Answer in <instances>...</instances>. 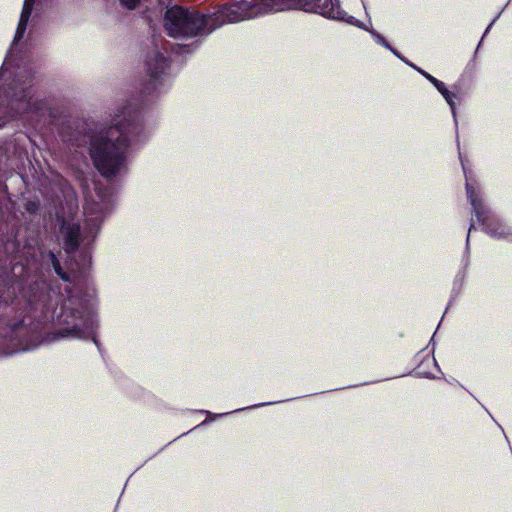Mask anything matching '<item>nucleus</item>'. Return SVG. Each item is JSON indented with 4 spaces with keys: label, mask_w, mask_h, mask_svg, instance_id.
<instances>
[{
    "label": "nucleus",
    "mask_w": 512,
    "mask_h": 512,
    "mask_svg": "<svg viewBox=\"0 0 512 512\" xmlns=\"http://www.w3.org/2000/svg\"><path fill=\"white\" fill-rule=\"evenodd\" d=\"M54 320L52 340L92 339L98 327L94 295L78 285L66 284L64 292L46 284L25 288L9 280L0 288V357L37 348L43 341L42 324Z\"/></svg>",
    "instance_id": "1"
},
{
    "label": "nucleus",
    "mask_w": 512,
    "mask_h": 512,
    "mask_svg": "<svg viewBox=\"0 0 512 512\" xmlns=\"http://www.w3.org/2000/svg\"><path fill=\"white\" fill-rule=\"evenodd\" d=\"M33 8L23 6L11 46L0 67V128L20 118H35L56 125L60 112L42 93L44 75L27 62L18 50Z\"/></svg>",
    "instance_id": "2"
},
{
    "label": "nucleus",
    "mask_w": 512,
    "mask_h": 512,
    "mask_svg": "<svg viewBox=\"0 0 512 512\" xmlns=\"http://www.w3.org/2000/svg\"><path fill=\"white\" fill-rule=\"evenodd\" d=\"M149 136L141 111H128L122 120L90 137L89 156L100 175L112 180L128 173L130 146L145 143Z\"/></svg>",
    "instance_id": "3"
},
{
    "label": "nucleus",
    "mask_w": 512,
    "mask_h": 512,
    "mask_svg": "<svg viewBox=\"0 0 512 512\" xmlns=\"http://www.w3.org/2000/svg\"><path fill=\"white\" fill-rule=\"evenodd\" d=\"M222 25L217 18L187 7L173 5L166 9L163 27L174 39H190L207 36Z\"/></svg>",
    "instance_id": "4"
},
{
    "label": "nucleus",
    "mask_w": 512,
    "mask_h": 512,
    "mask_svg": "<svg viewBox=\"0 0 512 512\" xmlns=\"http://www.w3.org/2000/svg\"><path fill=\"white\" fill-rule=\"evenodd\" d=\"M198 45H177L176 47L172 44L164 46L165 53L159 50L157 47L150 51L145 60V71L148 77L147 83L143 87V93L145 95H151L153 93H162L166 91L165 85L169 76V68L171 59L166 53L168 49H171L177 54H192Z\"/></svg>",
    "instance_id": "5"
},
{
    "label": "nucleus",
    "mask_w": 512,
    "mask_h": 512,
    "mask_svg": "<svg viewBox=\"0 0 512 512\" xmlns=\"http://www.w3.org/2000/svg\"><path fill=\"white\" fill-rule=\"evenodd\" d=\"M274 13H278L276 0L236 1L225 5L220 12L223 21L228 23H237Z\"/></svg>",
    "instance_id": "6"
},
{
    "label": "nucleus",
    "mask_w": 512,
    "mask_h": 512,
    "mask_svg": "<svg viewBox=\"0 0 512 512\" xmlns=\"http://www.w3.org/2000/svg\"><path fill=\"white\" fill-rule=\"evenodd\" d=\"M459 159L465 177V190L467 199L472 207V213L478 224H489L493 220V213L483 200L481 186L476 180L474 172L467 168L468 160L462 156L461 152H459Z\"/></svg>",
    "instance_id": "7"
},
{
    "label": "nucleus",
    "mask_w": 512,
    "mask_h": 512,
    "mask_svg": "<svg viewBox=\"0 0 512 512\" xmlns=\"http://www.w3.org/2000/svg\"><path fill=\"white\" fill-rule=\"evenodd\" d=\"M278 12L299 10L326 19L339 18L340 0H276Z\"/></svg>",
    "instance_id": "8"
},
{
    "label": "nucleus",
    "mask_w": 512,
    "mask_h": 512,
    "mask_svg": "<svg viewBox=\"0 0 512 512\" xmlns=\"http://www.w3.org/2000/svg\"><path fill=\"white\" fill-rule=\"evenodd\" d=\"M100 232V226H59L58 237L67 254L78 247L88 248Z\"/></svg>",
    "instance_id": "9"
},
{
    "label": "nucleus",
    "mask_w": 512,
    "mask_h": 512,
    "mask_svg": "<svg viewBox=\"0 0 512 512\" xmlns=\"http://www.w3.org/2000/svg\"><path fill=\"white\" fill-rule=\"evenodd\" d=\"M478 234H484L493 239H504L512 242V227L511 226H469L467 239H466V250L468 251V245L471 237Z\"/></svg>",
    "instance_id": "10"
},
{
    "label": "nucleus",
    "mask_w": 512,
    "mask_h": 512,
    "mask_svg": "<svg viewBox=\"0 0 512 512\" xmlns=\"http://www.w3.org/2000/svg\"><path fill=\"white\" fill-rule=\"evenodd\" d=\"M13 207L14 203L11 200L8 186L0 181V224H7L13 212Z\"/></svg>",
    "instance_id": "11"
},
{
    "label": "nucleus",
    "mask_w": 512,
    "mask_h": 512,
    "mask_svg": "<svg viewBox=\"0 0 512 512\" xmlns=\"http://www.w3.org/2000/svg\"><path fill=\"white\" fill-rule=\"evenodd\" d=\"M65 201L67 205V212L65 211L62 203H59V206L55 209L57 224H76L73 222V215L78 209L77 202L72 197L66 198Z\"/></svg>",
    "instance_id": "12"
},
{
    "label": "nucleus",
    "mask_w": 512,
    "mask_h": 512,
    "mask_svg": "<svg viewBox=\"0 0 512 512\" xmlns=\"http://www.w3.org/2000/svg\"><path fill=\"white\" fill-rule=\"evenodd\" d=\"M435 88L443 96V98L449 105L453 119H454L455 126L457 127L458 121H457V112H456V103H455L456 94L454 92L450 91L446 87L445 83L442 81H440L439 84Z\"/></svg>",
    "instance_id": "13"
},
{
    "label": "nucleus",
    "mask_w": 512,
    "mask_h": 512,
    "mask_svg": "<svg viewBox=\"0 0 512 512\" xmlns=\"http://www.w3.org/2000/svg\"><path fill=\"white\" fill-rule=\"evenodd\" d=\"M59 134L65 143L73 147H80L82 145L80 134L78 132L72 131L69 125L63 124L59 129Z\"/></svg>",
    "instance_id": "14"
},
{
    "label": "nucleus",
    "mask_w": 512,
    "mask_h": 512,
    "mask_svg": "<svg viewBox=\"0 0 512 512\" xmlns=\"http://www.w3.org/2000/svg\"><path fill=\"white\" fill-rule=\"evenodd\" d=\"M44 262L51 264L55 273L63 279L65 282L69 281V276L66 272L63 271L60 261L58 260L56 254L52 251H49L46 255L43 256Z\"/></svg>",
    "instance_id": "15"
},
{
    "label": "nucleus",
    "mask_w": 512,
    "mask_h": 512,
    "mask_svg": "<svg viewBox=\"0 0 512 512\" xmlns=\"http://www.w3.org/2000/svg\"><path fill=\"white\" fill-rule=\"evenodd\" d=\"M337 13L339 14V18H334L333 20L345 22L367 32L370 30V28H368L362 21L356 19L354 16L348 15L343 9L340 8Z\"/></svg>",
    "instance_id": "16"
},
{
    "label": "nucleus",
    "mask_w": 512,
    "mask_h": 512,
    "mask_svg": "<svg viewBox=\"0 0 512 512\" xmlns=\"http://www.w3.org/2000/svg\"><path fill=\"white\" fill-rule=\"evenodd\" d=\"M368 32L370 33V35L372 36V38L374 39V41L377 44L388 49L393 55H398V50L395 49L394 47H392L382 34H380L378 31H376L373 28H370V30H368Z\"/></svg>",
    "instance_id": "17"
},
{
    "label": "nucleus",
    "mask_w": 512,
    "mask_h": 512,
    "mask_svg": "<svg viewBox=\"0 0 512 512\" xmlns=\"http://www.w3.org/2000/svg\"><path fill=\"white\" fill-rule=\"evenodd\" d=\"M23 208L26 213H28L31 216H36L40 214L41 210V203L40 200L35 199H25L23 203Z\"/></svg>",
    "instance_id": "18"
},
{
    "label": "nucleus",
    "mask_w": 512,
    "mask_h": 512,
    "mask_svg": "<svg viewBox=\"0 0 512 512\" xmlns=\"http://www.w3.org/2000/svg\"><path fill=\"white\" fill-rule=\"evenodd\" d=\"M95 192L99 200L103 203L109 202L110 197L112 196L111 190L101 184H95Z\"/></svg>",
    "instance_id": "19"
},
{
    "label": "nucleus",
    "mask_w": 512,
    "mask_h": 512,
    "mask_svg": "<svg viewBox=\"0 0 512 512\" xmlns=\"http://www.w3.org/2000/svg\"><path fill=\"white\" fill-rule=\"evenodd\" d=\"M142 0H119V4L122 8L128 11H134L141 5Z\"/></svg>",
    "instance_id": "20"
},
{
    "label": "nucleus",
    "mask_w": 512,
    "mask_h": 512,
    "mask_svg": "<svg viewBox=\"0 0 512 512\" xmlns=\"http://www.w3.org/2000/svg\"><path fill=\"white\" fill-rule=\"evenodd\" d=\"M511 0H508L507 3L505 4V6L498 12V14L493 18V20L489 23V25L486 27L483 35H482V38L477 46V48L480 47L484 37L489 33L490 29L492 28V26L495 24V22L499 19V17L501 16L502 12L504 11V9L507 7V5L510 3ZM478 49H476L475 51V54L477 53Z\"/></svg>",
    "instance_id": "21"
},
{
    "label": "nucleus",
    "mask_w": 512,
    "mask_h": 512,
    "mask_svg": "<svg viewBox=\"0 0 512 512\" xmlns=\"http://www.w3.org/2000/svg\"><path fill=\"white\" fill-rule=\"evenodd\" d=\"M200 412L205 413L208 416V419L204 420L200 425H205L209 421H214V420H216L218 418L224 417V416L229 414V412H227V413H220V414H213L210 411H206V410H201Z\"/></svg>",
    "instance_id": "22"
},
{
    "label": "nucleus",
    "mask_w": 512,
    "mask_h": 512,
    "mask_svg": "<svg viewBox=\"0 0 512 512\" xmlns=\"http://www.w3.org/2000/svg\"><path fill=\"white\" fill-rule=\"evenodd\" d=\"M419 74L422 75L427 81H429L434 87H436L440 82L439 79L423 69H419Z\"/></svg>",
    "instance_id": "23"
},
{
    "label": "nucleus",
    "mask_w": 512,
    "mask_h": 512,
    "mask_svg": "<svg viewBox=\"0 0 512 512\" xmlns=\"http://www.w3.org/2000/svg\"><path fill=\"white\" fill-rule=\"evenodd\" d=\"M36 0H24L23 6H28L29 8H34Z\"/></svg>",
    "instance_id": "24"
},
{
    "label": "nucleus",
    "mask_w": 512,
    "mask_h": 512,
    "mask_svg": "<svg viewBox=\"0 0 512 512\" xmlns=\"http://www.w3.org/2000/svg\"><path fill=\"white\" fill-rule=\"evenodd\" d=\"M398 59H400L402 62H404L405 64L408 63V59L406 57H404L399 51H398V55H395Z\"/></svg>",
    "instance_id": "25"
},
{
    "label": "nucleus",
    "mask_w": 512,
    "mask_h": 512,
    "mask_svg": "<svg viewBox=\"0 0 512 512\" xmlns=\"http://www.w3.org/2000/svg\"><path fill=\"white\" fill-rule=\"evenodd\" d=\"M408 65L409 67H411L412 69H414L415 71H417L419 73V69H421L420 67H418L417 65H415L414 63H412L411 61H408V63L406 64Z\"/></svg>",
    "instance_id": "26"
},
{
    "label": "nucleus",
    "mask_w": 512,
    "mask_h": 512,
    "mask_svg": "<svg viewBox=\"0 0 512 512\" xmlns=\"http://www.w3.org/2000/svg\"><path fill=\"white\" fill-rule=\"evenodd\" d=\"M408 65L409 67H411L412 69H414L415 71H417L419 73V69H421L420 67H418L417 65H415L414 63H412L411 61H408V63L406 64Z\"/></svg>",
    "instance_id": "27"
},
{
    "label": "nucleus",
    "mask_w": 512,
    "mask_h": 512,
    "mask_svg": "<svg viewBox=\"0 0 512 512\" xmlns=\"http://www.w3.org/2000/svg\"><path fill=\"white\" fill-rule=\"evenodd\" d=\"M274 403L275 402L260 403V404H256V405L250 406L249 408L262 407V406L271 405V404H274Z\"/></svg>",
    "instance_id": "28"
},
{
    "label": "nucleus",
    "mask_w": 512,
    "mask_h": 512,
    "mask_svg": "<svg viewBox=\"0 0 512 512\" xmlns=\"http://www.w3.org/2000/svg\"><path fill=\"white\" fill-rule=\"evenodd\" d=\"M83 259L85 262L90 263L91 257L87 253L84 254Z\"/></svg>",
    "instance_id": "29"
},
{
    "label": "nucleus",
    "mask_w": 512,
    "mask_h": 512,
    "mask_svg": "<svg viewBox=\"0 0 512 512\" xmlns=\"http://www.w3.org/2000/svg\"><path fill=\"white\" fill-rule=\"evenodd\" d=\"M468 261H469V259H468V257H467V258L465 259V264H464V265H465V267L468 265Z\"/></svg>",
    "instance_id": "30"
}]
</instances>
